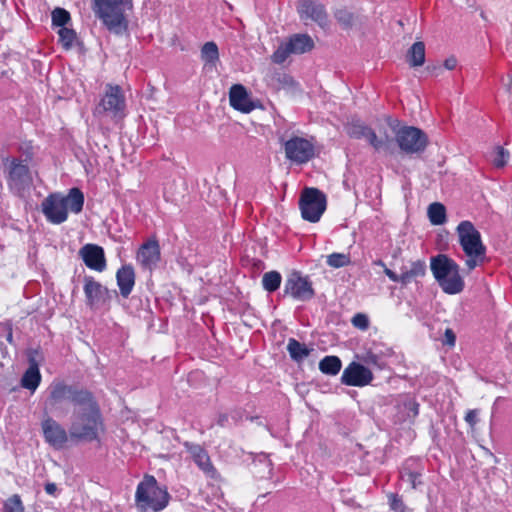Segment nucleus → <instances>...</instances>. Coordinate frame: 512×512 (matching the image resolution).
Instances as JSON below:
<instances>
[{
  "mask_svg": "<svg viewBox=\"0 0 512 512\" xmlns=\"http://www.w3.org/2000/svg\"><path fill=\"white\" fill-rule=\"evenodd\" d=\"M385 275L393 282H398L402 285V275L401 273L398 275L394 271H392L389 268H385L384 270Z\"/></svg>",
  "mask_w": 512,
  "mask_h": 512,
  "instance_id": "nucleus-45",
  "label": "nucleus"
},
{
  "mask_svg": "<svg viewBox=\"0 0 512 512\" xmlns=\"http://www.w3.org/2000/svg\"><path fill=\"white\" fill-rule=\"evenodd\" d=\"M396 142L405 154H421L428 145L425 132L414 126H403L395 133Z\"/></svg>",
  "mask_w": 512,
  "mask_h": 512,
  "instance_id": "nucleus-12",
  "label": "nucleus"
},
{
  "mask_svg": "<svg viewBox=\"0 0 512 512\" xmlns=\"http://www.w3.org/2000/svg\"><path fill=\"white\" fill-rule=\"evenodd\" d=\"M314 48V41L308 34H294L279 45L272 55V61L282 64L291 54H304Z\"/></svg>",
  "mask_w": 512,
  "mask_h": 512,
  "instance_id": "nucleus-14",
  "label": "nucleus"
},
{
  "mask_svg": "<svg viewBox=\"0 0 512 512\" xmlns=\"http://www.w3.org/2000/svg\"><path fill=\"white\" fill-rule=\"evenodd\" d=\"M369 127L370 126L360 120H352L346 125L345 129L350 138L359 140L363 139Z\"/></svg>",
  "mask_w": 512,
  "mask_h": 512,
  "instance_id": "nucleus-36",
  "label": "nucleus"
},
{
  "mask_svg": "<svg viewBox=\"0 0 512 512\" xmlns=\"http://www.w3.org/2000/svg\"><path fill=\"white\" fill-rule=\"evenodd\" d=\"M390 508L396 512H404L405 505L398 494L391 493L388 495Z\"/></svg>",
  "mask_w": 512,
  "mask_h": 512,
  "instance_id": "nucleus-44",
  "label": "nucleus"
},
{
  "mask_svg": "<svg viewBox=\"0 0 512 512\" xmlns=\"http://www.w3.org/2000/svg\"><path fill=\"white\" fill-rule=\"evenodd\" d=\"M457 66V59L455 57H449L444 61V67L448 70H453Z\"/></svg>",
  "mask_w": 512,
  "mask_h": 512,
  "instance_id": "nucleus-48",
  "label": "nucleus"
},
{
  "mask_svg": "<svg viewBox=\"0 0 512 512\" xmlns=\"http://www.w3.org/2000/svg\"><path fill=\"white\" fill-rule=\"evenodd\" d=\"M352 325L361 330L366 331L369 328V317L364 313H357L351 319Z\"/></svg>",
  "mask_w": 512,
  "mask_h": 512,
  "instance_id": "nucleus-42",
  "label": "nucleus"
},
{
  "mask_svg": "<svg viewBox=\"0 0 512 512\" xmlns=\"http://www.w3.org/2000/svg\"><path fill=\"white\" fill-rule=\"evenodd\" d=\"M445 338H446V343L447 344H449V345H454L455 344L456 337H455L454 332L451 329H446V331H445Z\"/></svg>",
  "mask_w": 512,
  "mask_h": 512,
  "instance_id": "nucleus-49",
  "label": "nucleus"
},
{
  "mask_svg": "<svg viewBox=\"0 0 512 512\" xmlns=\"http://www.w3.org/2000/svg\"><path fill=\"white\" fill-rule=\"evenodd\" d=\"M44 490L48 495L56 496L57 486L53 482H47L44 486Z\"/></svg>",
  "mask_w": 512,
  "mask_h": 512,
  "instance_id": "nucleus-47",
  "label": "nucleus"
},
{
  "mask_svg": "<svg viewBox=\"0 0 512 512\" xmlns=\"http://www.w3.org/2000/svg\"><path fill=\"white\" fill-rule=\"evenodd\" d=\"M41 429L44 440L55 450H62L66 447L69 439V431L52 417H47L41 422Z\"/></svg>",
  "mask_w": 512,
  "mask_h": 512,
  "instance_id": "nucleus-16",
  "label": "nucleus"
},
{
  "mask_svg": "<svg viewBox=\"0 0 512 512\" xmlns=\"http://www.w3.org/2000/svg\"><path fill=\"white\" fill-rule=\"evenodd\" d=\"M283 295L299 302L310 301L315 296L310 277L303 275L300 271L293 270L285 279Z\"/></svg>",
  "mask_w": 512,
  "mask_h": 512,
  "instance_id": "nucleus-11",
  "label": "nucleus"
},
{
  "mask_svg": "<svg viewBox=\"0 0 512 512\" xmlns=\"http://www.w3.org/2000/svg\"><path fill=\"white\" fill-rule=\"evenodd\" d=\"M287 350L292 360L300 362L309 356L310 350L305 344L299 342L295 338H290L287 344Z\"/></svg>",
  "mask_w": 512,
  "mask_h": 512,
  "instance_id": "nucleus-31",
  "label": "nucleus"
},
{
  "mask_svg": "<svg viewBox=\"0 0 512 512\" xmlns=\"http://www.w3.org/2000/svg\"><path fill=\"white\" fill-rule=\"evenodd\" d=\"M326 196L317 188H305L300 196L299 208L302 218L311 223L320 220L326 210Z\"/></svg>",
  "mask_w": 512,
  "mask_h": 512,
  "instance_id": "nucleus-10",
  "label": "nucleus"
},
{
  "mask_svg": "<svg viewBox=\"0 0 512 512\" xmlns=\"http://www.w3.org/2000/svg\"><path fill=\"white\" fill-rule=\"evenodd\" d=\"M229 102L235 110L243 113H250L256 107L242 84H234L231 86Z\"/></svg>",
  "mask_w": 512,
  "mask_h": 512,
  "instance_id": "nucleus-24",
  "label": "nucleus"
},
{
  "mask_svg": "<svg viewBox=\"0 0 512 512\" xmlns=\"http://www.w3.org/2000/svg\"><path fill=\"white\" fill-rule=\"evenodd\" d=\"M426 274V263L423 260L411 262L410 266L401 267L402 285L407 286L417 278L424 277Z\"/></svg>",
  "mask_w": 512,
  "mask_h": 512,
  "instance_id": "nucleus-27",
  "label": "nucleus"
},
{
  "mask_svg": "<svg viewBox=\"0 0 512 512\" xmlns=\"http://www.w3.org/2000/svg\"><path fill=\"white\" fill-rule=\"evenodd\" d=\"M3 166L9 191L18 197L24 196L33 184L28 159L7 157L3 161Z\"/></svg>",
  "mask_w": 512,
  "mask_h": 512,
  "instance_id": "nucleus-7",
  "label": "nucleus"
},
{
  "mask_svg": "<svg viewBox=\"0 0 512 512\" xmlns=\"http://www.w3.org/2000/svg\"><path fill=\"white\" fill-rule=\"evenodd\" d=\"M430 269L445 293L454 295L464 289L465 284L459 272V265L446 254L433 256L430 261Z\"/></svg>",
  "mask_w": 512,
  "mask_h": 512,
  "instance_id": "nucleus-6",
  "label": "nucleus"
},
{
  "mask_svg": "<svg viewBox=\"0 0 512 512\" xmlns=\"http://www.w3.org/2000/svg\"><path fill=\"white\" fill-rule=\"evenodd\" d=\"M378 264L382 265V266H385V264L381 260H379Z\"/></svg>",
  "mask_w": 512,
  "mask_h": 512,
  "instance_id": "nucleus-52",
  "label": "nucleus"
},
{
  "mask_svg": "<svg viewBox=\"0 0 512 512\" xmlns=\"http://www.w3.org/2000/svg\"><path fill=\"white\" fill-rule=\"evenodd\" d=\"M459 244L466 256L465 266L468 271L482 264L486 257V246L483 244L481 233L471 221H461L457 228Z\"/></svg>",
  "mask_w": 512,
  "mask_h": 512,
  "instance_id": "nucleus-5",
  "label": "nucleus"
},
{
  "mask_svg": "<svg viewBox=\"0 0 512 512\" xmlns=\"http://www.w3.org/2000/svg\"><path fill=\"white\" fill-rule=\"evenodd\" d=\"M282 282V276L278 271L266 272L262 277V286L264 290L273 293L279 289Z\"/></svg>",
  "mask_w": 512,
  "mask_h": 512,
  "instance_id": "nucleus-35",
  "label": "nucleus"
},
{
  "mask_svg": "<svg viewBox=\"0 0 512 512\" xmlns=\"http://www.w3.org/2000/svg\"><path fill=\"white\" fill-rule=\"evenodd\" d=\"M424 473V464L421 459L410 457L406 459L399 471L400 479L410 484L411 489H416L423 484L422 476Z\"/></svg>",
  "mask_w": 512,
  "mask_h": 512,
  "instance_id": "nucleus-22",
  "label": "nucleus"
},
{
  "mask_svg": "<svg viewBox=\"0 0 512 512\" xmlns=\"http://www.w3.org/2000/svg\"><path fill=\"white\" fill-rule=\"evenodd\" d=\"M373 374L371 370L358 363L351 362L343 371L341 382L348 386L363 387L371 383Z\"/></svg>",
  "mask_w": 512,
  "mask_h": 512,
  "instance_id": "nucleus-20",
  "label": "nucleus"
},
{
  "mask_svg": "<svg viewBox=\"0 0 512 512\" xmlns=\"http://www.w3.org/2000/svg\"><path fill=\"white\" fill-rule=\"evenodd\" d=\"M428 218L433 225H442L446 222V208L442 203L434 202L428 207Z\"/></svg>",
  "mask_w": 512,
  "mask_h": 512,
  "instance_id": "nucleus-34",
  "label": "nucleus"
},
{
  "mask_svg": "<svg viewBox=\"0 0 512 512\" xmlns=\"http://www.w3.org/2000/svg\"><path fill=\"white\" fill-rule=\"evenodd\" d=\"M297 12L302 20H312L320 27L328 26V14L325 6L316 0H299Z\"/></svg>",
  "mask_w": 512,
  "mask_h": 512,
  "instance_id": "nucleus-19",
  "label": "nucleus"
},
{
  "mask_svg": "<svg viewBox=\"0 0 512 512\" xmlns=\"http://www.w3.org/2000/svg\"><path fill=\"white\" fill-rule=\"evenodd\" d=\"M419 414V403L412 398H406L398 406V418L401 421L413 420Z\"/></svg>",
  "mask_w": 512,
  "mask_h": 512,
  "instance_id": "nucleus-29",
  "label": "nucleus"
},
{
  "mask_svg": "<svg viewBox=\"0 0 512 512\" xmlns=\"http://www.w3.org/2000/svg\"><path fill=\"white\" fill-rule=\"evenodd\" d=\"M7 340L11 342V340H12V334L11 333L8 335Z\"/></svg>",
  "mask_w": 512,
  "mask_h": 512,
  "instance_id": "nucleus-51",
  "label": "nucleus"
},
{
  "mask_svg": "<svg viewBox=\"0 0 512 512\" xmlns=\"http://www.w3.org/2000/svg\"><path fill=\"white\" fill-rule=\"evenodd\" d=\"M3 512H24V506L19 495L15 494L3 504Z\"/></svg>",
  "mask_w": 512,
  "mask_h": 512,
  "instance_id": "nucleus-41",
  "label": "nucleus"
},
{
  "mask_svg": "<svg viewBox=\"0 0 512 512\" xmlns=\"http://www.w3.org/2000/svg\"><path fill=\"white\" fill-rule=\"evenodd\" d=\"M48 390L49 400L54 404L67 400L75 407H82L85 403L91 402L94 397L89 390L77 385H69L63 380H54Z\"/></svg>",
  "mask_w": 512,
  "mask_h": 512,
  "instance_id": "nucleus-9",
  "label": "nucleus"
},
{
  "mask_svg": "<svg viewBox=\"0 0 512 512\" xmlns=\"http://www.w3.org/2000/svg\"><path fill=\"white\" fill-rule=\"evenodd\" d=\"M58 36L59 43L65 50H70L77 39V34L75 30L67 27L60 28L58 30Z\"/></svg>",
  "mask_w": 512,
  "mask_h": 512,
  "instance_id": "nucleus-37",
  "label": "nucleus"
},
{
  "mask_svg": "<svg viewBox=\"0 0 512 512\" xmlns=\"http://www.w3.org/2000/svg\"><path fill=\"white\" fill-rule=\"evenodd\" d=\"M407 60L412 67L421 66L425 62V45L415 42L408 50Z\"/></svg>",
  "mask_w": 512,
  "mask_h": 512,
  "instance_id": "nucleus-32",
  "label": "nucleus"
},
{
  "mask_svg": "<svg viewBox=\"0 0 512 512\" xmlns=\"http://www.w3.org/2000/svg\"><path fill=\"white\" fill-rule=\"evenodd\" d=\"M281 142L283 143L286 159L292 163L302 165L315 156V146L312 139L292 136L286 141L281 138Z\"/></svg>",
  "mask_w": 512,
  "mask_h": 512,
  "instance_id": "nucleus-13",
  "label": "nucleus"
},
{
  "mask_svg": "<svg viewBox=\"0 0 512 512\" xmlns=\"http://www.w3.org/2000/svg\"><path fill=\"white\" fill-rule=\"evenodd\" d=\"M170 501L165 486H160L152 475H145L138 483L135 492V504L140 512H161Z\"/></svg>",
  "mask_w": 512,
  "mask_h": 512,
  "instance_id": "nucleus-4",
  "label": "nucleus"
},
{
  "mask_svg": "<svg viewBox=\"0 0 512 512\" xmlns=\"http://www.w3.org/2000/svg\"><path fill=\"white\" fill-rule=\"evenodd\" d=\"M342 367V362L337 356H325L319 362V370L326 375H337Z\"/></svg>",
  "mask_w": 512,
  "mask_h": 512,
  "instance_id": "nucleus-33",
  "label": "nucleus"
},
{
  "mask_svg": "<svg viewBox=\"0 0 512 512\" xmlns=\"http://www.w3.org/2000/svg\"><path fill=\"white\" fill-rule=\"evenodd\" d=\"M326 263L332 268H342L350 265L351 258L349 254L335 252L327 256Z\"/></svg>",
  "mask_w": 512,
  "mask_h": 512,
  "instance_id": "nucleus-39",
  "label": "nucleus"
},
{
  "mask_svg": "<svg viewBox=\"0 0 512 512\" xmlns=\"http://www.w3.org/2000/svg\"><path fill=\"white\" fill-rule=\"evenodd\" d=\"M83 290L86 297V304L92 309L106 304L111 299L108 288L96 281L92 276L84 277Z\"/></svg>",
  "mask_w": 512,
  "mask_h": 512,
  "instance_id": "nucleus-18",
  "label": "nucleus"
},
{
  "mask_svg": "<svg viewBox=\"0 0 512 512\" xmlns=\"http://www.w3.org/2000/svg\"><path fill=\"white\" fill-rule=\"evenodd\" d=\"M136 261L144 271H154L161 261V248L156 237H150L140 245Z\"/></svg>",
  "mask_w": 512,
  "mask_h": 512,
  "instance_id": "nucleus-15",
  "label": "nucleus"
},
{
  "mask_svg": "<svg viewBox=\"0 0 512 512\" xmlns=\"http://www.w3.org/2000/svg\"><path fill=\"white\" fill-rule=\"evenodd\" d=\"M117 286L119 287L120 295L127 298L135 285V271L132 265L121 266L116 273Z\"/></svg>",
  "mask_w": 512,
  "mask_h": 512,
  "instance_id": "nucleus-25",
  "label": "nucleus"
},
{
  "mask_svg": "<svg viewBox=\"0 0 512 512\" xmlns=\"http://www.w3.org/2000/svg\"><path fill=\"white\" fill-rule=\"evenodd\" d=\"M465 421L470 425H474L477 421V412L475 410H469L466 413Z\"/></svg>",
  "mask_w": 512,
  "mask_h": 512,
  "instance_id": "nucleus-46",
  "label": "nucleus"
},
{
  "mask_svg": "<svg viewBox=\"0 0 512 512\" xmlns=\"http://www.w3.org/2000/svg\"><path fill=\"white\" fill-rule=\"evenodd\" d=\"M184 448L190 454L192 460L197 467L205 474L207 478L213 480H220V474L213 465L211 458L205 448L201 445L185 441L183 443Z\"/></svg>",
  "mask_w": 512,
  "mask_h": 512,
  "instance_id": "nucleus-17",
  "label": "nucleus"
},
{
  "mask_svg": "<svg viewBox=\"0 0 512 512\" xmlns=\"http://www.w3.org/2000/svg\"><path fill=\"white\" fill-rule=\"evenodd\" d=\"M126 99L120 86L107 84L105 93L94 109L95 116H108L122 120L126 116Z\"/></svg>",
  "mask_w": 512,
  "mask_h": 512,
  "instance_id": "nucleus-8",
  "label": "nucleus"
},
{
  "mask_svg": "<svg viewBox=\"0 0 512 512\" xmlns=\"http://www.w3.org/2000/svg\"><path fill=\"white\" fill-rule=\"evenodd\" d=\"M52 26L64 28L71 21L70 13L64 9L57 7L51 13Z\"/></svg>",
  "mask_w": 512,
  "mask_h": 512,
  "instance_id": "nucleus-38",
  "label": "nucleus"
},
{
  "mask_svg": "<svg viewBox=\"0 0 512 512\" xmlns=\"http://www.w3.org/2000/svg\"><path fill=\"white\" fill-rule=\"evenodd\" d=\"M393 356L394 351L392 348L384 344H374L364 355L363 361L368 366L378 370H386L389 368Z\"/></svg>",
  "mask_w": 512,
  "mask_h": 512,
  "instance_id": "nucleus-21",
  "label": "nucleus"
},
{
  "mask_svg": "<svg viewBox=\"0 0 512 512\" xmlns=\"http://www.w3.org/2000/svg\"><path fill=\"white\" fill-rule=\"evenodd\" d=\"M201 60L205 66L209 65L214 67L219 61V49L215 42H206L201 48Z\"/></svg>",
  "mask_w": 512,
  "mask_h": 512,
  "instance_id": "nucleus-30",
  "label": "nucleus"
},
{
  "mask_svg": "<svg viewBox=\"0 0 512 512\" xmlns=\"http://www.w3.org/2000/svg\"><path fill=\"white\" fill-rule=\"evenodd\" d=\"M41 380L42 376L37 362L34 359H30L29 367L26 369L20 380L21 386L29 390L31 393H34L39 387Z\"/></svg>",
  "mask_w": 512,
  "mask_h": 512,
  "instance_id": "nucleus-26",
  "label": "nucleus"
},
{
  "mask_svg": "<svg viewBox=\"0 0 512 512\" xmlns=\"http://www.w3.org/2000/svg\"><path fill=\"white\" fill-rule=\"evenodd\" d=\"M509 153L502 147H497V153L494 158L493 164L497 168H502L506 165Z\"/></svg>",
  "mask_w": 512,
  "mask_h": 512,
  "instance_id": "nucleus-43",
  "label": "nucleus"
},
{
  "mask_svg": "<svg viewBox=\"0 0 512 512\" xmlns=\"http://www.w3.org/2000/svg\"><path fill=\"white\" fill-rule=\"evenodd\" d=\"M227 421H228V416H227V415H225V414H223V415H220V416H219L218 424H219L220 426H224V425H225V423H226Z\"/></svg>",
  "mask_w": 512,
  "mask_h": 512,
  "instance_id": "nucleus-50",
  "label": "nucleus"
},
{
  "mask_svg": "<svg viewBox=\"0 0 512 512\" xmlns=\"http://www.w3.org/2000/svg\"><path fill=\"white\" fill-rule=\"evenodd\" d=\"M104 432L102 414L95 398L82 407H77L73 413L69 436L75 442H100Z\"/></svg>",
  "mask_w": 512,
  "mask_h": 512,
  "instance_id": "nucleus-1",
  "label": "nucleus"
},
{
  "mask_svg": "<svg viewBox=\"0 0 512 512\" xmlns=\"http://www.w3.org/2000/svg\"><path fill=\"white\" fill-rule=\"evenodd\" d=\"M84 205V194L79 188H71L66 196L59 192L49 194L41 202V211L51 224H62L68 218V209L78 214Z\"/></svg>",
  "mask_w": 512,
  "mask_h": 512,
  "instance_id": "nucleus-2",
  "label": "nucleus"
},
{
  "mask_svg": "<svg viewBox=\"0 0 512 512\" xmlns=\"http://www.w3.org/2000/svg\"><path fill=\"white\" fill-rule=\"evenodd\" d=\"M335 18L344 29H349L354 24V15L347 9L337 10L335 12Z\"/></svg>",
  "mask_w": 512,
  "mask_h": 512,
  "instance_id": "nucleus-40",
  "label": "nucleus"
},
{
  "mask_svg": "<svg viewBox=\"0 0 512 512\" xmlns=\"http://www.w3.org/2000/svg\"><path fill=\"white\" fill-rule=\"evenodd\" d=\"M79 254L85 265L92 270L102 272L106 269L104 249L96 244L84 245Z\"/></svg>",
  "mask_w": 512,
  "mask_h": 512,
  "instance_id": "nucleus-23",
  "label": "nucleus"
},
{
  "mask_svg": "<svg viewBox=\"0 0 512 512\" xmlns=\"http://www.w3.org/2000/svg\"><path fill=\"white\" fill-rule=\"evenodd\" d=\"M133 8L132 0H92L95 16L106 29L118 36L128 32L127 11Z\"/></svg>",
  "mask_w": 512,
  "mask_h": 512,
  "instance_id": "nucleus-3",
  "label": "nucleus"
},
{
  "mask_svg": "<svg viewBox=\"0 0 512 512\" xmlns=\"http://www.w3.org/2000/svg\"><path fill=\"white\" fill-rule=\"evenodd\" d=\"M363 139H365L368 144L372 146L375 152H390L391 139L387 134H385L384 137H378L375 131L369 127Z\"/></svg>",
  "mask_w": 512,
  "mask_h": 512,
  "instance_id": "nucleus-28",
  "label": "nucleus"
}]
</instances>
